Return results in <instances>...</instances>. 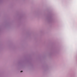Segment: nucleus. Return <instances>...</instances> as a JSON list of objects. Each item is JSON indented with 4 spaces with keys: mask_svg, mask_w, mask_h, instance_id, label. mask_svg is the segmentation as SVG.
I'll return each mask as SVG.
<instances>
[{
    "mask_svg": "<svg viewBox=\"0 0 77 77\" xmlns=\"http://www.w3.org/2000/svg\"><path fill=\"white\" fill-rule=\"evenodd\" d=\"M21 72H23V71H21Z\"/></svg>",
    "mask_w": 77,
    "mask_h": 77,
    "instance_id": "f257e3e1",
    "label": "nucleus"
}]
</instances>
